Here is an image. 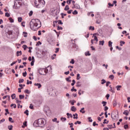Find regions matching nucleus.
<instances>
[{
    "label": "nucleus",
    "instance_id": "obj_1",
    "mask_svg": "<svg viewBox=\"0 0 130 130\" xmlns=\"http://www.w3.org/2000/svg\"><path fill=\"white\" fill-rule=\"evenodd\" d=\"M29 26L32 31H37L41 27V22L39 19H32L29 23Z\"/></svg>",
    "mask_w": 130,
    "mask_h": 130
},
{
    "label": "nucleus",
    "instance_id": "obj_2",
    "mask_svg": "<svg viewBox=\"0 0 130 130\" xmlns=\"http://www.w3.org/2000/svg\"><path fill=\"white\" fill-rule=\"evenodd\" d=\"M45 124H46V121L44 118H40L38 120H36L34 123V125L35 127H38V126L43 127Z\"/></svg>",
    "mask_w": 130,
    "mask_h": 130
},
{
    "label": "nucleus",
    "instance_id": "obj_3",
    "mask_svg": "<svg viewBox=\"0 0 130 130\" xmlns=\"http://www.w3.org/2000/svg\"><path fill=\"white\" fill-rule=\"evenodd\" d=\"M48 73V69L47 68H46L45 69H40L39 70V73L40 75H42L43 76H45L46 74Z\"/></svg>",
    "mask_w": 130,
    "mask_h": 130
},
{
    "label": "nucleus",
    "instance_id": "obj_4",
    "mask_svg": "<svg viewBox=\"0 0 130 130\" xmlns=\"http://www.w3.org/2000/svg\"><path fill=\"white\" fill-rule=\"evenodd\" d=\"M111 117L113 120H117L118 119V112L115 111L111 113Z\"/></svg>",
    "mask_w": 130,
    "mask_h": 130
},
{
    "label": "nucleus",
    "instance_id": "obj_5",
    "mask_svg": "<svg viewBox=\"0 0 130 130\" xmlns=\"http://www.w3.org/2000/svg\"><path fill=\"white\" fill-rule=\"evenodd\" d=\"M21 1L20 0H17L16 1H15V2L14 3V6H17L18 4L19 6H21Z\"/></svg>",
    "mask_w": 130,
    "mask_h": 130
},
{
    "label": "nucleus",
    "instance_id": "obj_6",
    "mask_svg": "<svg viewBox=\"0 0 130 130\" xmlns=\"http://www.w3.org/2000/svg\"><path fill=\"white\" fill-rule=\"evenodd\" d=\"M71 110L73 111V112H76V111H77V108L75 107V106H73L71 107Z\"/></svg>",
    "mask_w": 130,
    "mask_h": 130
},
{
    "label": "nucleus",
    "instance_id": "obj_7",
    "mask_svg": "<svg viewBox=\"0 0 130 130\" xmlns=\"http://www.w3.org/2000/svg\"><path fill=\"white\" fill-rule=\"evenodd\" d=\"M35 86H37L38 88L39 89H40V88H41L42 85H41V84H40V83H35Z\"/></svg>",
    "mask_w": 130,
    "mask_h": 130
},
{
    "label": "nucleus",
    "instance_id": "obj_8",
    "mask_svg": "<svg viewBox=\"0 0 130 130\" xmlns=\"http://www.w3.org/2000/svg\"><path fill=\"white\" fill-rule=\"evenodd\" d=\"M19 99L20 100H22V99H24V98H25V95H24L20 94L19 95Z\"/></svg>",
    "mask_w": 130,
    "mask_h": 130
},
{
    "label": "nucleus",
    "instance_id": "obj_9",
    "mask_svg": "<svg viewBox=\"0 0 130 130\" xmlns=\"http://www.w3.org/2000/svg\"><path fill=\"white\" fill-rule=\"evenodd\" d=\"M95 34H93V36L94 37V39L92 40L93 41H96V42H98V38L96 36H95Z\"/></svg>",
    "mask_w": 130,
    "mask_h": 130
},
{
    "label": "nucleus",
    "instance_id": "obj_10",
    "mask_svg": "<svg viewBox=\"0 0 130 130\" xmlns=\"http://www.w3.org/2000/svg\"><path fill=\"white\" fill-rule=\"evenodd\" d=\"M16 54H17V56H19L20 55H22V51H17L16 52Z\"/></svg>",
    "mask_w": 130,
    "mask_h": 130
},
{
    "label": "nucleus",
    "instance_id": "obj_11",
    "mask_svg": "<svg viewBox=\"0 0 130 130\" xmlns=\"http://www.w3.org/2000/svg\"><path fill=\"white\" fill-rule=\"evenodd\" d=\"M73 116L74 119H78V114L76 113L75 114H73Z\"/></svg>",
    "mask_w": 130,
    "mask_h": 130
},
{
    "label": "nucleus",
    "instance_id": "obj_12",
    "mask_svg": "<svg viewBox=\"0 0 130 130\" xmlns=\"http://www.w3.org/2000/svg\"><path fill=\"white\" fill-rule=\"evenodd\" d=\"M117 91H120V88H121V85H118L116 87Z\"/></svg>",
    "mask_w": 130,
    "mask_h": 130
},
{
    "label": "nucleus",
    "instance_id": "obj_13",
    "mask_svg": "<svg viewBox=\"0 0 130 130\" xmlns=\"http://www.w3.org/2000/svg\"><path fill=\"white\" fill-rule=\"evenodd\" d=\"M11 98L12 100L15 99H16V94L14 93L11 95Z\"/></svg>",
    "mask_w": 130,
    "mask_h": 130
},
{
    "label": "nucleus",
    "instance_id": "obj_14",
    "mask_svg": "<svg viewBox=\"0 0 130 130\" xmlns=\"http://www.w3.org/2000/svg\"><path fill=\"white\" fill-rule=\"evenodd\" d=\"M84 109H85L84 108H82L81 109V110H80V112H81V113H83V114L85 113V111H83V110H84Z\"/></svg>",
    "mask_w": 130,
    "mask_h": 130
},
{
    "label": "nucleus",
    "instance_id": "obj_15",
    "mask_svg": "<svg viewBox=\"0 0 130 130\" xmlns=\"http://www.w3.org/2000/svg\"><path fill=\"white\" fill-rule=\"evenodd\" d=\"M64 10V11H68V10H70V7H69V5H66Z\"/></svg>",
    "mask_w": 130,
    "mask_h": 130
},
{
    "label": "nucleus",
    "instance_id": "obj_16",
    "mask_svg": "<svg viewBox=\"0 0 130 130\" xmlns=\"http://www.w3.org/2000/svg\"><path fill=\"white\" fill-rule=\"evenodd\" d=\"M80 86H81V82H80V81L76 82V87H80Z\"/></svg>",
    "mask_w": 130,
    "mask_h": 130
},
{
    "label": "nucleus",
    "instance_id": "obj_17",
    "mask_svg": "<svg viewBox=\"0 0 130 130\" xmlns=\"http://www.w3.org/2000/svg\"><path fill=\"white\" fill-rule=\"evenodd\" d=\"M89 30H92V31H94V30H95V28L94 26H90L89 28Z\"/></svg>",
    "mask_w": 130,
    "mask_h": 130
},
{
    "label": "nucleus",
    "instance_id": "obj_18",
    "mask_svg": "<svg viewBox=\"0 0 130 130\" xmlns=\"http://www.w3.org/2000/svg\"><path fill=\"white\" fill-rule=\"evenodd\" d=\"M24 93H26V94H30V92L28 89H25L24 90Z\"/></svg>",
    "mask_w": 130,
    "mask_h": 130
},
{
    "label": "nucleus",
    "instance_id": "obj_19",
    "mask_svg": "<svg viewBox=\"0 0 130 130\" xmlns=\"http://www.w3.org/2000/svg\"><path fill=\"white\" fill-rule=\"evenodd\" d=\"M23 125L24 126H22V127H23V128H24L25 126H27V121H25L23 122Z\"/></svg>",
    "mask_w": 130,
    "mask_h": 130
},
{
    "label": "nucleus",
    "instance_id": "obj_20",
    "mask_svg": "<svg viewBox=\"0 0 130 130\" xmlns=\"http://www.w3.org/2000/svg\"><path fill=\"white\" fill-rule=\"evenodd\" d=\"M85 55L86 56H90L91 55V54L90 53V52L88 51L87 52H85Z\"/></svg>",
    "mask_w": 130,
    "mask_h": 130
},
{
    "label": "nucleus",
    "instance_id": "obj_21",
    "mask_svg": "<svg viewBox=\"0 0 130 130\" xmlns=\"http://www.w3.org/2000/svg\"><path fill=\"white\" fill-rule=\"evenodd\" d=\"M109 78L111 79V80H113V79H114V75H110Z\"/></svg>",
    "mask_w": 130,
    "mask_h": 130
},
{
    "label": "nucleus",
    "instance_id": "obj_22",
    "mask_svg": "<svg viewBox=\"0 0 130 130\" xmlns=\"http://www.w3.org/2000/svg\"><path fill=\"white\" fill-rule=\"evenodd\" d=\"M8 129H9V130H12V129H13V125H9V126H8Z\"/></svg>",
    "mask_w": 130,
    "mask_h": 130
},
{
    "label": "nucleus",
    "instance_id": "obj_23",
    "mask_svg": "<svg viewBox=\"0 0 130 130\" xmlns=\"http://www.w3.org/2000/svg\"><path fill=\"white\" fill-rule=\"evenodd\" d=\"M73 15H78V11L77 10H74V12H72Z\"/></svg>",
    "mask_w": 130,
    "mask_h": 130
},
{
    "label": "nucleus",
    "instance_id": "obj_24",
    "mask_svg": "<svg viewBox=\"0 0 130 130\" xmlns=\"http://www.w3.org/2000/svg\"><path fill=\"white\" fill-rule=\"evenodd\" d=\"M77 80H79L80 79H81V77H80V74H77Z\"/></svg>",
    "mask_w": 130,
    "mask_h": 130
},
{
    "label": "nucleus",
    "instance_id": "obj_25",
    "mask_svg": "<svg viewBox=\"0 0 130 130\" xmlns=\"http://www.w3.org/2000/svg\"><path fill=\"white\" fill-rule=\"evenodd\" d=\"M22 20H23V18H22V17L18 18V21L19 23H21V22H22Z\"/></svg>",
    "mask_w": 130,
    "mask_h": 130
},
{
    "label": "nucleus",
    "instance_id": "obj_26",
    "mask_svg": "<svg viewBox=\"0 0 130 130\" xmlns=\"http://www.w3.org/2000/svg\"><path fill=\"white\" fill-rule=\"evenodd\" d=\"M108 122H109V121H107V120L106 119H104L103 123L105 124L106 123L107 124L108 123Z\"/></svg>",
    "mask_w": 130,
    "mask_h": 130
},
{
    "label": "nucleus",
    "instance_id": "obj_27",
    "mask_svg": "<svg viewBox=\"0 0 130 130\" xmlns=\"http://www.w3.org/2000/svg\"><path fill=\"white\" fill-rule=\"evenodd\" d=\"M105 83H106V80L105 79H102L101 82L102 85H104V84H105Z\"/></svg>",
    "mask_w": 130,
    "mask_h": 130
},
{
    "label": "nucleus",
    "instance_id": "obj_28",
    "mask_svg": "<svg viewBox=\"0 0 130 130\" xmlns=\"http://www.w3.org/2000/svg\"><path fill=\"white\" fill-rule=\"evenodd\" d=\"M24 114H26V115H29V111H28V110H26L24 112Z\"/></svg>",
    "mask_w": 130,
    "mask_h": 130
},
{
    "label": "nucleus",
    "instance_id": "obj_29",
    "mask_svg": "<svg viewBox=\"0 0 130 130\" xmlns=\"http://www.w3.org/2000/svg\"><path fill=\"white\" fill-rule=\"evenodd\" d=\"M122 44H125V42H124L122 41H120V46H122Z\"/></svg>",
    "mask_w": 130,
    "mask_h": 130
},
{
    "label": "nucleus",
    "instance_id": "obj_30",
    "mask_svg": "<svg viewBox=\"0 0 130 130\" xmlns=\"http://www.w3.org/2000/svg\"><path fill=\"white\" fill-rule=\"evenodd\" d=\"M100 45H104V41H100Z\"/></svg>",
    "mask_w": 130,
    "mask_h": 130
},
{
    "label": "nucleus",
    "instance_id": "obj_31",
    "mask_svg": "<svg viewBox=\"0 0 130 130\" xmlns=\"http://www.w3.org/2000/svg\"><path fill=\"white\" fill-rule=\"evenodd\" d=\"M81 123H82V122H81V121H76V122H75V123H74V124H81Z\"/></svg>",
    "mask_w": 130,
    "mask_h": 130
},
{
    "label": "nucleus",
    "instance_id": "obj_32",
    "mask_svg": "<svg viewBox=\"0 0 130 130\" xmlns=\"http://www.w3.org/2000/svg\"><path fill=\"white\" fill-rule=\"evenodd\" d=\"M71 91L72 92H74V91H75V92H77V89H75V87H73V88L71 89Z\"/></svg>",
    "mask_w": 130,
    "mask_h": 130
},
{
    "label": "nucleus",
    "instance_id": "obj_33",
    "mask_svg": "<svg viewBox=\"0 0 130 130\" xmlns=\"http://www.w3.org/2000/svg\"><path fill=\"white\" fill-rule=\"evenodd\" d=\"M42 43L41 42L39 41L36 44V46H39V45H41Z\"/></svg>",
    "mask_w": 130,
    "mask_h": 130
},
{
    "label": "nucleus",
    "instance_id": "obj_34",
    "mask_svg": "<svg viewBox=\"0 0 130 130\" xmlns=\"http://www.w3.org/2000/svg\"><path fill=\"white\" fill-rule=\"evenodd\" d=\"M10 13L6 12L5 13V17H7L8 18H9V17H10Z\"/></svg>",
    "mask_w": 130,
    "mask_h": 130
},
{
    "label": "nucleus",
    "instance_id": "obj_35",
    "mask_svg": "<svg viewBox=\"0 0 130 130\" xmlns=\"http://www.w3.org/2000/svg\"><path fill=\"white\" fill-rule=\"evenodd\" d=\"M70 79H71V77L70 76L68 77V78H66V80L68 82H71V80H70Z\"/></svg>",
    "mask_w": 130,
    "mask_h": 130
},
{
    "label": "nucleus",
    "instance_id": "obj_36",
    "mask_svg": "<svg viewBox=\"0 0 130 130\" xmlns=\"http://www.w3.org/2000/svg\"><path fill=\"white\" fill-rule=\"evenodd\" d=\"M9 20L11 23H14V19H13V18H12L11 17H10L9 18Z\"/></svg>",
    "mask_w": 130,
    "mask_h": 130
},
{
    "label": "nucleus",
    "instance_id": "obj_37",
    "mask_svg": "<svg viewBox=\"0 0 130 130\" xmlns=\"http://www.w3.org/2000/svg\"><path fill=\"white\" fill-rule=\"evenodd\" d=\"M109 87L110 88V91H111V92H112V93H114L115 91L114 90H112V87H111V85H110Z\"/></svg>",
    "mask_w": 130,
    "mask_h": 130
},
{
    "label": "nucleus",
    "instance_id": "obj_38",
    "mask_svg": "<svg viewBox=\"0 0 130 130\" xmlns=\"http://www.w3.org/2000/svg\"><path fill=\"white\" fill-rule=\"evenodd\" d=\"M109 47H111L112 46V42L111 41H109Z\"/></svg>",
    "mask_w": 130,
    "mask_h": 130
},
{
    "label": "nucleus",
    "instance_id": "obj_39",
    "mask_svg": "<svg viewBox=\"0 0 130 130\" xmlns=\"http://www.w3.org/2000/svg\"><path fill=\"white\" fill-rule=\"evenodd\" d=\"M102 104H103V106H106V104H107V102H104V101H103L102 102Z\"/></svg>",
    "mask_w": 130,
    "mask_h": 130
},
{
    "label": "nucleus",
    "instance_id": "obj_40",
    "mask_svg": "<svg viewBox=\"0 0 130 130\" xmlns=\"http://www.w3.org/2000/svg\"><path fill=\"white\" fill-rule=\"evenodd\" d=\"M73 83H71V85L74 86L76 84V81L75 80H72Z\"/></svg>",
    "mask_w": 130,
    "mask_h": 130
},
{
    "label": "nucleus",
    "instance_id": "obj_41",
    "mask_svg": "<svg viewBox=\"0 0 130 130\" xmlns=\"http://www.w3.org/2000/svg\"><path fill=\"white\" fill-rule=\"evenodd\" d=\"M60 119L62 121H66V120H67V118L64 117H61Z\"/></svg>",
    "mask_w": 130,
    "mask_h": 130
},
{
    "label": "nucleus",
    "instance_id": "obj_42",
    "mask_svg": "<svg viewBox=\"0 0 130 130\" xmlns=\"http://www.w3.org/2000/svg\"><path fill=\"white\" fill-rule=\"evenodd\" d=\"M28 15H29V17H31V16H32V15H33V11H30V12L28 13Z\"/></svg>",
    "mask_w": 130,
    "mask_h": 130
},
{
    "label": "nucleus",
    "instance_id": "obj_43",
    "mask_svg": "<svg viewBox=\"0 0 130 130\" xmlns=\"http://www.w3.org/2000/svg\"><path fill=\"white\" fill-rule=\"evenodd\" d=\"M58 51H59V48H56L55 49V53H57V52H58Z\"/></svg>",
    "mask_w": 130,
    "mask_h": 130
},
{
    "label": "nucleus",
    "instance_id": "obj_44",
    "mask_svg": "<svg viewBox=\"0 0 130 130\" xmlns=\"http://www.w3.org/2000/svg\"><path fill=\"white\" fill-rule=\"evenodd\" d=\"M15 100H16V103H21V101H19V100H18V98H16V99H15Z\"/></svg>",
    "mask_w": 130,
    "mask_h": 130
},
{
    "label": "nucleus",
    "instance_id": "obj_45",
    "mask_svg": "<svg viewBox=\"0 0 130 130\" xmlns=\"http://www.w3.org/2000/svg\"><path fill=\"white\" fill-rule=\"evenodd\" d=\"M24 82V79H19V83L21 84V83H23Z\"/></svg>",
    "mask_w": 130,
    "mask_h": 130
},
{
    "label": "nucleus",
    "instance_id": "obj_46",
    "mask_svg": "<svg viewBox=\"0 0 130 130\" xmlns=\"http://www.w3.org/2000/svg\"><path fill=\"white\" fill-rule=\"evenodd\" d=\"M66 3L68 4V5H70L72 3V0H68L66 2Z\"/></svg>",
    "mask_w": 130,
    "mask_h": 130
},
{
    "label": "nucleus",
    "instance_id": "obj_47",
    "mask_svg": "<svg viewBox=\"0 0 130 130\" xmlns=\"http://www.w3.org/2000/svg\"><path fill=\"white\" fill-rule=\"evenodd\" d=\"M57 30H62V27L60 26L59 25H58L57 26Z\"/></svg>",
    "mask_w": 130,
    "mask_h": 130
},
{
    "label": "nucleus",
    "instance_id": "obj_48",
    "mask_svg": "<svg viewBox=\"0 0 130 130\" xmlns=\"http://www.w3.org/2000/svg\"><path fill=\"white\" fill-rule=\"evenodd\" d=\"M9 121H10V122H14V121H13V118L12 117H9Z\"/></svg>",
    "mask_w": 130,
    "mask_h": 130
},
{
    "label": "nucleus",
    "instance_id": "obj_49",
    "mask_svg": "<svg viewBox=\"0 0 130 130\" xmlns=\"http://www.w3.org/2000/svg\"><path fill=\"white\" fill-rule=\"evenodd\" d=\"M22 75L23 77H26V76H27V72L25 71V72L23 73Z\"/></svg>",
    "mask_w": 130,
    "mask_h": 130
},
{
    "label": "nucleus",
    "instance_id": "obj_50",
    "mask_svg": "<svg viewBox=\"0 0 130 130\" xmlns=\"http://www.w3.org/2000/svg\"><path fill=\"white\" fill-rule=\"evenodd\" d=\"M88 119L89 122H92V121H93V120H92L91 117H89L88 118Z\"/></svg>",
    "mask_w": 130,
    "mask_h": 130
},
{
    "label": "nucleus",
    "instance_id": "obj_51",
    "mask_svg": "<svg viewBox=\"0 0 130 130\" xmlns=\"http://www.w3.org/2000/svg\"><path fill=\"white\" fill-rule=\"evenodd\" d=\"M70 63H72V64H74L75 63V60L74 59H72L71 61H70Z\"/></svg>",
    "mask_w": 130,
    "mask_h": 130
},
{
    "label": "nucleus",
    "instance_id": "obj_52",
    "mask_svg": "<svg viewBox=\"0 0 130 130\" xmlns=\"http://www.w3.org/2000/svg\"><path fill=\"white\" fill-rule=\"evenodd\" d=\"M117 3V1H114L113 2V5L115 4V7H116V6H117V5H116Z\"/></svg>",
    "mask_w": 130,
    "mask_h": 130
},
{
    "label": "nucleus",
    "instance_id": "obj_53",
    "mask_svg": "<svg viewBox=\"0 0 130 130\" xmlns=\"http://www.w3.org/2000/svg\"><path fill=\"white\" fill-rule=\"evenodd\" d=\"M35 6H36L37 8H38V7H39V4H37V1H35Z\"/></svg>",
    "mask_w": 130,
    "mask_h": 130
},
{
    "label": "nucleus",
    "instance_id": "obj_54",
    "mask_svg": "<svg viewBox=\"0 0 130 130\" xmlns=\"http://www.w3.org/2000/svg\"><path fill=\"white\" fill-rule=\"evenodd\" d=\"M22 48L24 49V50H26V49L27 48V46L26 45H24L22 46Z\"/></svg>",
    "mask_w": 130,
    "mask_h": 130
},
{
    "label": "nucleus",
    "instance_id": "obj_55",
    "mask_svg": "<svg viewBox=\"0 0 130 130\" xmlns=\"http://www.w3.org/2000/svg\"><path fill=\"white\" fill-rule=\"evenodd\" d=\"M34 62H35V61L32 60L31 62H30V66H34Z\"/></svg>",
    "mask_w": 130,
    "mask_h": 130
},
{
    "label": "nucleus",
    "instance_id": "obj_56",
    "mask_svg": "<svg viewBox=\"0 0 130 130\" xmlns=\"http://www.w3.org/2000/svg\"><path fill=\"white\" fill-rule=\"evenodd\" d=\"M109 84H110V81H107L106 82V87H108V86H109Z\"/></svg>",
    "mask_w": 130,
    "mask_h": 130
},
{
    "label": "nucleus",
    "instance_id": "obj_57",
    "mask_svg": "<svg viewBox=\"0 0 130 130\" xmlns=\"http://www.w3.org/2000/svg\"><path fill=\"white\" fill-rule=\"evenodd\" d=\"M16 62H17V61H13L12 63H11L10 66H11V67H13V66H14V64H16Z\"/></svg>",
    "mask_w": 130,
    "mask_h": 130
},
{
    "label": "nucleus",
    "instance_id": "obj_58",
    "mask_svg": "<svg viewBox=\"0 0 130 130\" xmlns=\"http://www.w3.org/2000/svg\"><path fill=\"white\" fill-rule=\"evenodd\" d=\"M27 85H29V84H32V81H29V80H27Z\"/></svg>",
    "mask_w": 130,
    "mask_h": 130
},
{
    "label": "nucleus",
    "instance_id": "obj_59",
    "mask_svg": "<svg viewBox=\"0 0 130 130\" xmlns=\"http://www.w3.org/2000/svg\"><path fill=\"white\" fill-rule=\"evenodd\" d=\"M66 1H63V3H61L62 7H64V6H66Z\"/></svg>",
    "mask_w": 130,
    "mask_h": 130
},
{
    "label": "nucleus",
    "instance_id": "obj_60",
    "mask_svg": "<svg viewBox=\"0 0 130 130\" xmlns=\"http://www.w3.org/2000/svg\"><path fill=\"white\" fill-rule=\"evenodd\" d=\"M110 95L109 94H107L106 96L107 100H108V99H109V97H110Z\"/></svg>",
    "mask_w": 130,
    "mask_h": 130
},
{
    "label": "nucleus",
    "instance_id": "obj_61",
    "mask_svg": "<svg viewBox=\"0 0 130 130\" xmlns=\"http://www.w3.org/2000/svg\"><path fill=\"white\" fill-rule=\"evenodd\" d=\"M72 12H73V10H70L67 12L68 14H72Z\"/></svg>",
    "mask_w": 130,
    "mask_h": 130
},
{
    "label": "nucleus",
    "instance_id": "obj_62",
    "mask_svg": "<svg viewBox=\"0 0 130 130\" xmlns=\"http://www.w3.org/2000/svg\"><path fill=\"white\" fill-rule=\"evenodd\" d=\"M23 34H25L24 36H23V37H27V32H23Z\"/></svg>",
    "mask_w": 130,
    "mask_h": 130
},
{
    "label": "nucleus",
    "instance_id": "obj_63",
    "mask_svg": "<svg viewBox=\"0 0 130 130\" xmlns=\"http://www.w3.org/2000/svg\"><path fill=\"white\" fill-rule=\"evenodd\" d=\"M108 5H109V7H113V6H114V4H111V3H109Z\"/></svg>",
    "mask_w": 130,
    "mask_h": 130
},
{
    "label": "nucleus",
    "instance_id": "obj_64",
    "mask_svg": "<svg viewBox=\"0 0 130 130\" xmlns=\"http://www.w3.org/2000/svg\"><path fill=\"white\" fill-rule=\"evenodd\" d=\"M117 105V104L116 103V101H114L113 102L114 106H116Z\"/></svg>",
    "mask_w": 130,
    "mask_h": 130
}]
</instances>
